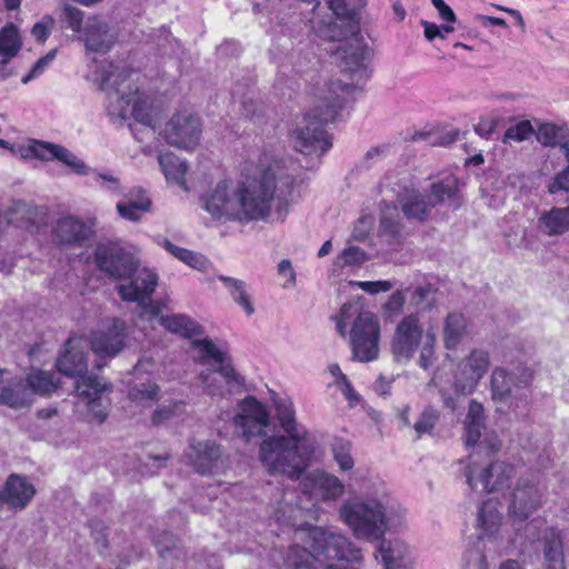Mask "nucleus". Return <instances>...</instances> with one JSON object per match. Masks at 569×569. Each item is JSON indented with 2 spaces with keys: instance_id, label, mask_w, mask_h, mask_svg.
<instances>
[{
  "instance_id": "nucleus-14",
  "label": "nucleus",
  "mask_w": 569,
  "mask_h": 569,
  "mask_svg": "<svg viewBox=\"0 0 569 569\" xmlns=\"http://www.w3.org/2000/svg\"><path fill=\"white\" fill-rule=\"evenodd\" d=\"M491 366L490 353L483 348H473L457 365L455 389L459 395H469L487 375Z\"/></svg>"
},
{
  "instance_id": "nucleus-20",
  "label": "nucleus",
  "mask_w": 569,
  "mask_h": 569,
  "mask_svg": "<svg viewBox=\"0 0 569 569\" xmlns=\"http://www.w3.org/2000/svg\"><path fill=\"white\" fill-rule=\"evenodd\" d=\"M513 473L511 465L496 461L481 471L476 465L470 466L466 471V477L471 489L477 490L480 485L482 490L496 492L509 487Z\"/></svg>"
},
{
  "instance_id": "nucleus-49",
  "label": "nucleus",
  "mask_w": 569,
  "mask_h": 569,
  "mask_svg": "<svg viewBox=\"0 0 569 569\" xmlns=\"http://www.w3.org/2000/svg\"><path fill=\"white\" fill-rule=\"evenodd\" d=\"M533 134V128L530 121L522 120L518 122L517 124L510 127L503 137V141H523L529 139Z\"/></svg>"
},
{
  "instance_id": "nucleus-58",
  "label": "nucleus",
  "mask_w": 569,
  "mask_h": 569,
  "mask_svg": "<svg viewBox=\"0 0 569 569\" xmlns=\"http://www.w3.org/2000/svg\"><path fill=\"white\" fill-rule=\"evenodd\" d=\"M566 159L568 161V166L556 176L553 183L549 187V191L551 193H555L558 190L569 191V156L566 157Z\"/></svg>"
},
{
  "instance_id": "nucleus-19",
  "label": "nucleus",
  "mask_w": 569,
  "mask_h": 569,
  "mask_svg": "<svg viewBox=\"0 0 569 569\" xmlns=\"http://www.w3.org/2000/svg\"><path fill=\"white\" fill-rule=\"evenodd\" d=\"M232 420L242 436L249 440L264 433V428L270 423V412L263 403L248 396L238 403V412Z\"/></svg>"
},
{
  "instance_id": "nucleus-21",
  "label": "nucleus",
  "mask_w": 569,
  "mask_h": 569,
  "mask_svg": "<svg viewBox=\"0 0 569 569\" xmlns=\"http://www.w3.org/2000/svg\"><path fill=\"white\" fill-rule=\"evenodd\" d=\"M303 491L316 501H333L345 492L343 482L335 475L316 470L303 481Z\"/></svg>"
},
{
  "instance_id": "nucleus-61",
  "label": "nucleus",
  "mask_w": 569,
  "mask_h": 569,
  "mask_svg": "<svg viewBox=\"0 0 569 569\" xmlns=\"http://www.w3.org/2000/svg\"><path fill=\"white\" fill-rule=\"evenodd\" d=\"M431 2L438 10L439 16L442 20L451 23L456 21L455 12L443 0H431Z\"/></svg>"
},
{
  "instance_id": "nucleus-63",
  "label": "nucleus",
  "mask_w": 569,
  "mask_h": 569,
  "mask_svg": "<svg viewBox=\"0 0 569 569\" xmlns=\"http://www.w3.org/2000/svg\"><path fill=\"white\" fill-rule=\"evenodd\" d=\"M421 24L423 26V33L427 40L432 41L435 38L439 37L441 39H445V36L442 33V29L440 26L429 22V21H421Z\"/></svg>"
},
{
  "instance_id": "nucleus-50",
  "label": "nucleus",
  "mask_w": 569,
  "mask_h": 569,
  "mask_svg": "<svg viewBox=\"0 0 569 569\" xmlns=\"http://www.w3.org/2000/svg\"><path fill=\"white\" fill-rule=\"evenodd\" d=\"M381 229L390 234H396L399 230L398 211L393 206H386L382 210Z\"/></svg>"
},
{
  "instance_id": "nucleus-22",
  "label": "nucleus",
  "mask_w": 569,
  "mask_h": 569,
  "mask_svg": "<svg viewBox=\"0 0 569 569\" xmlns=\"http://www.w3.org/2000/svg\"><path fill=\"white\" fill-rule=\"evenodd\" d=\"M79 40L84 43L89 51L107 52L114 43L116 37L104 20L92 16L86 20Z\"/></svg>"
},
{
  "instance_id": "nucleus-64",
  "label": "nucleus",
  "mask_w": 569,
  "mask_h": 569,
  "mask_svg": "<svg viewBox=\"0 0 569 569\" xmlns=\"http://www.w3.org/2000/svg\"><path fill=\"white\" fill-rule=\"evenodd\" d=\"M467 569H489L486 557L479 552H470Z\"/></svg>"
},
{
  "instance_id": "nucleus-38",
  "label": "nucleus",
  "mask_w": 569,
  "mask_h": 569,
  "mask_svg": "<svg viewBox=\"0 0 569 569\" xmlns=\"http://www.w3.org/2000/svg\"><path fill=\"white\" fill-rule=\"evenodd\" d=\"M537 139L543 146L558 147L565 157L569 156V127L543 123L538 128Z\"/></svg>"
},
{
  "instance_id": "nucleus-5",
  "label": "nucleus",
  "mask_w": 569,
  "mask_h": 569,
  "mask_svg": "<svg viewBox=\"0 0 569 569\" xmlns=\"http://www.w3.org/2000/svg\"><path fill=\"white\" fill-rule=\"evenodd\" d=\"M350 82L338 80L331 83L328 94L321 97L311 112L295 121L290 139L297 151L309 157H321L331 148V140L323 124L337 119L347 97L363 82L345 76Z\"/></svg>"
},
{
  "instance_id": "nucleus-26",
  "label": "nucleus",
  "mask_w": 569,
  "mask_h": 569,
  "mask_svg": "<svg viewBox=\"0 0 569 569\" xmlns=\"http://www.w3.org/2000/svg\"><path fill=\"white\" fill-rule=\"evenodd\" d=\"M151 207L152 201L147 191L137 187L127 192L123 198L118 201L116 209L122 219L138 222L146 213L150 212Z\"/></svg>"
},
{
  "instance_id": "nucleus-56",
  "label": "nucleus",
  "mask_w": 569,
  "mask_h": 569,
  "mask_svg": "<svg viewBox=\"0 0 569 569\" xmlns=\"http://www.w3.org/2000/svg\"><path fill=\"white\" fill-rule=\"evenodd\" d=\"M54 51L48 53L47 56L40 58L34 64L33 67L31 68V70L29 71L28 74H26L23 78H22V83H28L29 81H31L32 79H36L38 78L39 76H41L43 73V71L47 69V67L51 63V61L53 60L54 58Z\"/></svg>"
},
{
  "instance_id": "nucleus-17",
  "label": "nucleus",
  "mask_w": 569,
  "mask_h": 569,
  "mask_svg": "<svg viewBox=\"0 0 569 569\" xmlns=\"http://www.w3.org/2000/svg\"><path fill=\"white\" fill-rule=\"evenodd\" d=\"M31 143V149L27 150L30 152L29 161L49 162L57 160L69 168L72 173L82 177L93 171L80 157L62 144L34 138Z\"/></svg>"
},
{
  "instance_id": "nucleus-42",
  "label": "nucleus",
  "mask_w": 569,
  "mask_h": 569,
  "mask_svg": "<svg viewBox=\"0 0 569 569\" xmlns=\"http://www.w3.org/2000/svg\"><path fill=\"white\" fill-rule=\"evenodd\" d=\"M128 398L138 406H151L160 399V388L151 381L134 383L129 388Z\"/></svg>"
},
{
  "instance_id": "nucleus-29",
  "label": "nucleus",
  "mask_w": 569,
  "mask_h": 569,
  "mask_svg": "<svg viewBox=\"0 0 569 569\" xmlns=\"http://www.w3.org/2000/svg\"><path fill=\"white\" fill-rule=\"evenodd\" d=\"M0 403L13 409L30 407L33 401L26 378L6 381L0 387Z\"/></svg>"
},
{
  "instance_id": "nucleus-18",
  "label": "nucleus",
  "mask_w": 569,
  "mask_h": 569,
  "mask_svg": "<svg viewBox=\"0 0 569 569\" xmlns=\"http://www.w3.org/2000/svg\"><path fill=\"white\" fill-rule=\"evenodd\" d=\"M543 493L533 479L521 478L508 496V512L515 521H525L542 506Z\"/></svg>"
},
{
  "instance_id": "nucleus-62",
  "label": "nucleus",
  "mask_w": 569,
  "mask_h": 569,
  "mask_svg": "<svg viewBox=\"0 0 569 569\" xmlns=\"http://www.w3.org/2000/svg\"><path fill=\"white\" fill-rule=\"evenodd\" d=\"M496 127L497 121L495 119L483 118L475 127V130L479 136L488 138L493 132Z\"/></svg>"
},
{
  "instance_id": "nucleus-35",
  "label": "nucleus",
  "mask_w": 569,
  "mask_h": 569,
  "mask_svg": "<svg viewBox=\"0 0 569 569\" xmlns=\"http://www.w3.org/2000/svg\"><path fill=\"white\" fill-rule=\"evenodd\" d=\"M543 558L546 569H566L562 542L555 528L547 529L543 535Z\"/></svg>"
},
{
  "instance_id": "nucleus-1",
  "label": "nucleus",
  "mask_w": 569,
  "mask_h": 569,
  "mask_svg": "<svg viewBox=\"0 0 569 569\" xmlns=\"http://www.w3.org/2000/svg\"><path fill=\"white\" fill-rule=\"evenodd\" d=\"M201 201L202 209L214 221L241 224L268 221L274 201L276 220L283 221L289 206L274 170L251 161L243 164L238 179H223L211 186Z\"/></svg>"
},
{
  "instance_id": "nucleus-40",
  "label": "nucleus",
  "mask_w": 569,
  "mask_h": 569,
  "mask_svg": "<svg viewBox=\"0 0 569 569\" xmlns=\"http://www.w3.org/2000/svg\"><path fill=\"white\" fill-rule=\"evenodd\" d=\"M199 379L203 391L211 398H223L227 395L240 390L244 386L243 383L241 387H230L220 375L219 366H216L213 370L202 371L199 375Z\"/></svg>"
},
{
  "instance_id": "nucleus-37",
  "label": "nucleus",
  "mask_w": 569,
  "mask_h": 569,
  "mask_svg": "<svg viewBox=\"0 0 569 569\" xmlns=\"http://www.w3.org/2000/svg\"><path fill=\"white\" fill-rule=\"evenodd\" d=\"M26 380L34 402L36 396H50L59 388V378L56 373L39 369L31 370Z\"/></svg>"
},
{
  "instance_id": "nucleus-46",
  "label": "nucleus",
  "mask_w": 569,
  "mask_h": 569,
  "mask_svg": "<svg viewBox=\"0 0 569 569\" xmlns=\"http://www.w3.org/2000/svg\"><path fill=\"white\" fill-rule=\"evenodd\" d=\"M183 401H170L159 406L152 413V421L156 425L163 423L174 416L181 415L184 411Z\"/></svg>"
},
{
  "instance_id": "nucleus-4",
  "label": "nucleus",
  "mask_w": 569,
  "mask_h": 569,
  "mask_svg": "<svg viewBox=\"0 0 569 569\" xmlns=\"http://www.w3.org/2000/svg\"><path fill=\"white\" fill-rule=\"evenodd\" d=\"M365 4L366 0H329L336 20L318 29L323 39L346 40L336 49L333 57L341 73L357 82H365L369 77V49L359 37V24L355 20V16Z\"/></svg>"
},
{
  "instance_id": "nucleus-32",
  "label": "nucleus",
  "mask_w": 569,
  "mask_h": 569,
  "mask_svg": "<svg viewBox=\"0 0 569 569\" xmlns=\"http://www.w3.org/2000/svg\"><path fill=\"white\" fill-rule=\"evenodd\" d=\"M160 168L169 183L179 186L182 190L188 191L186 181L188 164L171 152L160 153L158 157Z\"/></svg>"
},
{
  "instance_id": "nucleus-6",
  "label": "nucleus",
  "mask_w": 569,
  "mask_h": 569,
  "mask_svg": "<svg viewBox=\"0 0 569 569\" xmlns=\"http://www.w3.org/2000/svg\"><path fill=\"white\" fill-rule=\"evenodd\" d=\"M86 348L87 341L83 338H69L64 352L57 360V367L66 376L79 377L76 381V391L87 408L86 419L90 423L101 425L109 415L111 388L101 379L82 376L87 371Z\"/></svg>"
},
{
  "instance_id": "nucleus-7",
  "label": "nucleus",
  "mask_w": 569,
  "mask_h": 569,
  "mask_svg": "<svg viewBox=\"0 0 569 569\" xmlns=\"http://www.w3.org/2000/svg\"><path fill=\"white\" fill-rule=\"evenodd\" d=\"M395 510L389 506L385 485L378 481L373 490L361 499L347 500L340 509V519L350 528L355 537L367 541H378L387 530L401 523L395 521Z\"/></svg>"
},
{
  "instance_id": "nucleus-34",
  "label": "nucleus",
  "mask_w": 569,
  "mask_h": 569,
  "mask_svg": "<svg viewBox=\"0 0 569 569\" xmlns=\"http://www.w3.org/2000/svg\"><path fill=\"white\" fill-rule=\"evenodd\" d=\"M150 319H158L159 323L170 332L178 333L186 338H191L202 333V328L194 320L184 315H160L157 317H149Z\"/></svg>"
},
{
  "instance_id": "nucleus-9",
  "label": "nucleus",
  "mask_w": 569,
  "mask_h": 569,
  "mask_svg": "<svg viewBox=\"0 0 569 569\" xmlns=\"http://www.w3.org/2000/svg\"><path fill=\"white\" fill-rule=\"evenodd\" d=\"M337 330L346 336L350 329L353 357L361 362L377 359L379 353L380 322L371 311L362 310L357 302L345 303L336 317Z\"/></svg>"
},
{
  "instance_id": "nucleus-13",
  "label": "nucleus",
  "mask_w": 569,
  "mask_h": 569,
  "mask_svg": "<svg viewBox=\"0 0 569 569\" xmlns=\"http://www.w3.org/2000/svg\"><path fill=\"white\" fill-rule=\"evenodd\" d=\"M96 261L100 270L117 279L131 276L138 262L132 249L117 241L100 242Z\"/></svg>"
},
{
  "instance_id": "nucleus-60",
  "label": "nucleus",
  "mask_w": 569,
  "mask_h": 569,
  "mask_svg": "<svg viewBox=\"0 0 569 569\" xmlns=\"http://www.w3.org/2000/svg\"><path fill=\"white\" fill-rule=\"evenodd\" d=\"M405 301L406 297L403 292L396 291L390 296L388 302L386 303V309L392 315H398L402 311Z\"/></svg>"
},
{
  "instance_id": "nucleus-2",
  "label": "nucleus",
  "mask_w": 569,
  "mask_h": 569,
  "mask_svg": "<svg viewBox=\"0 0 569 569\" xmlns=\"http://www.w3.org/2000/svg\"><path fill=\"white\" fill-rule=\"evenodd\" d=\"M276 409L284 435L263 439L259 458L270 475L298 479L315 462L318 443L311 432L297 423L290 400L277 401Z\"/></svg>"
},
{
  "instance_id": "nucleus-59",
  "label": "nucleus",
  "mask_w": 569,
  "mask_h": 569,
  "mask_svg": "<svg viewBox=\"0 0 569 569\" xmlns=\"http://www.w3.org/2000/svg\"><path fill=\"white\" fill-rule=\"evenodd\" d=\"M338 389L341 391L346 400L349 402L350 407H355L360 403V396L353 389L351 382L348 380H343L341 385L338 386Z\"/></svg>"
},
{
  "instance_id": "nucleus-10",
  "label": "nucleus",
  "mask_w": 569,
  "mask_h": 569,
  "mask_svg": "<svg viewBox=\"0 0 569 569\" xmlns=\"http://www.w3.org/2000/svg\"><path fill=\"white\" fill-rule=\"evenodd\" d=\"M457 191V178L447 176L442 180L431 184L428 196L413 187L403 188V191L398 194V201L403 214L408 219L421 221L429 217L436 206L452 199Z\"/></svg>"
},
{
  "instance_id": "nucleus-39",
  "label": "nucleus",
  "mask_w": 569,
  "mask_h": 569,
  "mask_svg": "<svg viewBox=\"0 0 569 569\" xmlns=\"http://www.w3.org/2000/svg\"><path fill=\"white\" fill-rule=\"evenodd\" d=\"M218 279L224 284L233 302L250 317L254 313V305L247 283L240 279L219 276Z\"/></svg>"
},
{
  "instance_id": "nucleus-53",
  "label": "nucleus",
  "mask_w": 569,
  "mask_h": 569,
  "mask_svg": "<svg viewBox=\"0 0 569 569\" xmlns=\"http://www.w3.org/2000/svg\"><path fill=\"white\" fill-rule=\"evenodd\" d=\"M54 23V20L50 16L43 17L39 22H37L31 30L32 37L39 41L44 42L50 34V30Z\"/></svg>"
},
{
  "instance_id": "nucleus-25",
  "label": "nucleus",
  "mask_w": 569,
  "mask_h": 569,
  "mask_svg": "<svg viewBox=\"0 0 569 569\" xmlns=\"http://www.w3.org/2000/svg\"><path fill=\"white\" fill-rule=\"evenodd\" d=\"M221 457V450L214 441H192L187 452L188 462L199 473H213Z\"/></svg>"
},
{
  "instance_id": "nucleus-11",
  "label": "nucleus",
  "mask_w": 569,
  "mask_h": 569,
  "mask_svg": "<svg viewBox=\"0 0 569 569\" xmlns=\"http://www.w3.org/2000/svg\"><path fill=\"white\" fill-rule=\"evenodd\" d=\"M126 278H129L130 281L128 283H120L117 288L121 299L127 302H137L142 309V316H159L164 305L160 300L151 299L158 286V274L148 268L138 269L137 266L131 276Z\"/></svg>"
},
{
  "instance_id": "nucleus-51",
  "label": "nucleus",
  "mask_w": 569,
  "mask_h": 569,
  "mask_svg": "<svg viewBox=\"0 0 569 569\" xmlns=\"http://www.w3.org/2000/svg\"><path fill=\"white\" fill-rule=\"evenodd\" d=\"M350 284L358 287L370 295H376L379 292H387V291L391 290L395 286V283L389 280L351 281Z\"/></svg>"
},
{
  "instance_id": "nucleus-12",
  "label": "nucleus",
  "mask_w": 569,
  "mask_h": 569,
  "mask_svg": "<svg viewBox=\"0 0 569 569\" xmlns=\"http://www.w3.org/2000/svg\"><path fill=\"white\" fill-rule=\"evenodd\" d=\"M201 134V120L189 109L174 112L160 131V136L168 144L188 151L199 146Z\"/></svg>"
},
{
  "instance_id": "nucleus-43",
  "label": "nucleus",
  "mask_w": 569,
  "mask_h": 569,
  "mask_svg": "<svg viewBox=\"0 0 569 569\" xmlns=\"http://www.w3.org/2000/svg\"><path fill=\"white\" fill-rule=\"evenodd\" d=\"M367 259V253L362 249L356 246H348L333 261L332 272L340 273L346 268L360 267Z\"/></svg>"
},
{
  "instance_id": "nucleus-15",
  "label": "nucleus",
  "mask_w": 569,
  "mask_h": 569,
  "mask_svg": "<svg viewBox=\"0 0 569 569\" xmlns=\"http://www.w3.org/2000/svg\"><path fill=\"white\" fill-rule=\"evenodd\" d=\"M192 358L201 363L219 366V372L230 387H241L244 378L234 369L228 353L208 338L194 339L190 343Z\"/></svg>"
},
{
  "instance_id": "nucleus-3",
  "label": "nucleus",
  "mask_w": 569,
  "mask_h": 569,
  "mask_svg": "<svg viewBox=\"0 0 569 569\" xmlns=\"http://www.w3.org/2000/svg\"><path fill=\"white\" fill-rule=\"evenodd\" d=\"M87 78L100 89L109 91V113L122 120L133 118L139 123L157 129L161 109L151 98L140 91V74L132 70L119 69L107 60L93 59L88 66Z\"/></svg>"
},
{
  "instance_id": "nucleus-36",
  "label": "nucleus",
  "mask_w": 569,
  "mask_h": 569,
  "mask_svg": "<svg viewBox=\"0 0 569 569\" xmlns=\"http://www.w3.org/2000/svg\"><path fill=\"white\" fill-rule=\"evenodd\" d=\"M500 503L491 498L485 501L480 508L478 522L488 538L497 539L501 531Z\"/></svg>"
},
{
  "instance_id": "nucleus-57",
  "label": "nucleus",
  "mask_w": 569,
  "mask_h": 569,
  "mask_svg": "<svg viewBox=\"0 0 569 569\" xmlns=\"http://www.w3.org/2000/svg\"><path fill=\"white\" fill-rule=\"evenodd\" d=\"M12 214L17 217H11L9 219L10 222L17 223L18 227L23 228L27 227L24 222L19 221V217L30 219L32 214V209L26 202H17L13 204L11 210Z\"/></svg>"
},
{
  "instance_id": "nucleus-24",
  "label": "nucleus",
  "mask_w": 569,
  "mask_h": 569,
  "mask_svg": "<svg viewBox=\"0 0 569 569\" xmlns=\"http://www.w3.org/2000/svg\"><path fill=\"white\" fill-rule=\"evenodd\" d=\"M23 46V36L13 22H7L0 29V76L7 79L12 76L10 62L19 54Z\"/></svg>"
},
{
  "instance_id": "nucleus-16",
  "label": "nucleus",
  "mask_w": 569,
  "mask_h": 569,
  "mask_svg": "<svg viewBox=\"0 0 569 569\" xmlns=\"http://www.w3.org/2000/svg\"><path fill=\"white\" fill-rule=\"evenodd\" d=\"M128 327L126 321L118 318L108 319L91 333L92 351L101 358H113L126 347Z\"/></svg>"
},
{
  "instance_id": "nucleus-31",
  "label": "nucleus",
  "mask_w": 569,
  "mask_h": 569,
  "mask_svg": "<svg viewBox=\"0 0 569 569\" xmlns=\"http://www.w3.org/2000/svg\"><path fill=\"white\" fill-rule=\"evenodd\" d=\"M54 232L60 242L77 243L88 239L93 230L90 224L69 216L58 221Z\"/></svg>"
},
{
  "instance_id": "nucleus-8",
  "label": "nucleus",
  "mask_w": 569,
  "mask_h": 569,
  "mask_svg": "<svg viewBox=\"0 0 569 569\" xmlns=\"http://www.w3.org/2000/svg\"><path fill=\"white\" fill-rule=\"evenodd\" d=\"M437 335L433 328L423 329L418 315H407L397 323L390 350L397 362L407 363L418 353V365L427 370L436 362Z\"/></svg>"
},
{
  "instance_id": "nucleus-23",
  "label": "nucleus",
  "mask_w": 569,
  "mask_h": 569,
  "mask_svg": "<svg viewBox=\"0 0 569 569\" xmlns=\"http://www.w3.org/2000/svg\"><path fill=\"white\" fill-rule=\"evenodd\" d=\"M483 408L482 405L476 400L469 403L468 413L465 421V442L468 447L476 443L479 447H486L493 451L499 448V441L496 436L485 437L481 440L483 429Z\"/></svg>"
},
{
  "instance_id": "nucleus-41",
  "label": "nucleus",
  "mask_w": 569,
  "mask_h": 569,
  "mask_svg": "<svg viewBox=\"0 0 569 569\" xmlns=\"http://www.w3.org/2000/svg\"><path fill=\"white\" fill-rule=\"evenodd\" d=\"M539 226L548 236L562 234L569 229V208H553L542 213Z\"/></svg>"
},
{
  "instance_id": "nucleus-30",
  "label": "nucleus",
  "mask_w": 569,
  "mask_h": 569,
  "mask_svg": "<svg viewBox=\"0 0 569 569\" xmlns=\"http://www.w3.org/2000/svg\"><path fill=\"white\" fill-rule=\"evenodd\" d=\"M469 335V321L460 312H450L442 328V341L447 350L455 351Z\"/></svg>"
},
{
  "instance_id": "nucleus-45",
  "label": "nucleus",
  "mask_w": 569,
  "mask_h": 569,
  "mask_svg": "<svg viewBox=\"0 0 569 569\" xmlns=\"http://www.w3.org/2000/svg\"><path fill=\"white\" fill-rule=\"evenodd\" d=\"M351 449L352 445L349 440L343 438H333L331 443V451L333 460L337 462L341 471H350L355 467Z\"/></svg>"
},
{
  "instance_id": "nucleus-28",
  "label": "nucleus",
  "mask_w": 569,
  "mask_h": 569,
  "mask_svg": "<svg viewBox=\"0 0 569 569\" xmlns=\"http://www.w3.org/2000/svg\"><path fill=\"white\" fill-rule=\"evenodd\" d=\"M36 493V489L26 478L11 475L2 490L3 503L16 510L27 507Z\"/></svg>"
},
{
  "instance_id": "nucleus-33",
  "label": "nucleus",
  "mask_w": 569,
  "mask_h": 569,
  "mask_svg": "<svg viewBox=\"0 0 569 569\" xmlns=\"http://www.w3.org/2000/svg\"><path fill=\"white\" fill-rule=\"evenodd\" d=\"M156 242L179 261L199 271H207L211 263L202 253L173 244L170 240L157 237Z\"/></svg>"
},
{
  "instance_id": "nucleus-47",
  "label": "nucleus",
  "mask_w": 569,
  "mask_h": 569,
  "mask_svg": "<svg viewBox=\"0 0 569 569\" xmlns=\"http://www.w3.org/2000/svg\"><path fill=\"white\" fill-rule=\"evenodd\" d=\"M62 19L68 28H70L79 38L83 32L84 22L83 12L71 6H66L62 11Z\"/></svg>"
},
{
  "instance_id": "nucleus-48",
  "label": "nucleus",
  "mask_w": 569,
  "mask_h": 569,
  "mask_svg": "<svg viewBox=\"0 0 569 569\" xmlns=\"http://www.w3.org/2000/svg\"><path fill=\"white\" fill-rule=\"evenodd\" d=\"M33 138H24L19 141H8L0 139V148L7 149L12 156L18 157L24 161H29L30 152Z\"/></svg>"
},
{
  "instance_id": "nucleus-55",
  "label": "nucleus",
  "mask_w": 569,
  "mask_h": 569,
  "mask_svg": "<svg viewBox=\"0 0 569 569\" xmlns=\"http://www.w3.org/2000/svg\"><path fill=\"white\" fill-rule=\"evenodd\" d=\"M437 421V415L432 410H425L418 421L415 423L413 428L418 436H422L423 433H428L433 428Z\"/></svg>"
},
{
  "instance_id": "nucleus-54",
  "label": "nucleus",
  "mask_w": 569,
  "mask_h": 569,
  "mask_svg": "<svg viewBox=\"0 0 569 569\" xmlns=\"http://www.w3.org/2000/svg\"><path fill=\"white\" fill-rule=\"evenodd\" d=\"M278 274L283 279L282 287L293 288L296 286V271L292 263L288 259H283L278 263Z\"/></svg>"
},
{
  "instance_id": "nucleus-52",
  "label": "nucleus",
  "mask_w": 569,
  "mask_h": 569,
  "mask_svg": "<svg viewBox=\"0 0 569 569\" xmlns=\"http://www.w3.org/2000/svg\"><path fill=\"white\" fill-rule=\"evenodd\" d=\"M96 181L101 188L111 193H120L121 186L118 177L110 172H96Z\"/></svg>"
},
{
  "instance_id": "nucleus-27",
  "label": "nucleus",
  "mask_w": 569,
  "mask_h": 569,
  "mask_svg": "<svg viewBox=\"0 0 569 569\" xmlns=\"http://www.w3.org/2000/svg\"><path fill=\"white\" fill-rule=\"evenodd\" d=\"M385 569H415L411 550L400 539L382 540L378 548Z\"/></svg>"
},
{
  "instance_id": "nucleus-44",
  "label": "nucleus",
  "mask_w": 569,
  "mask_h": 569,
  "mask_svg": "<svg viewBox=\"0 0 569 569\" xmlns=\"http://www.w3.org/2000/svg\"><path fill=\"white\" fill-rule=\"evenodd\" d=\"M513 377L503 368L497 367L491 375V390L495 401H506L511 393Z\"/></svg>"
}]
</instances>
